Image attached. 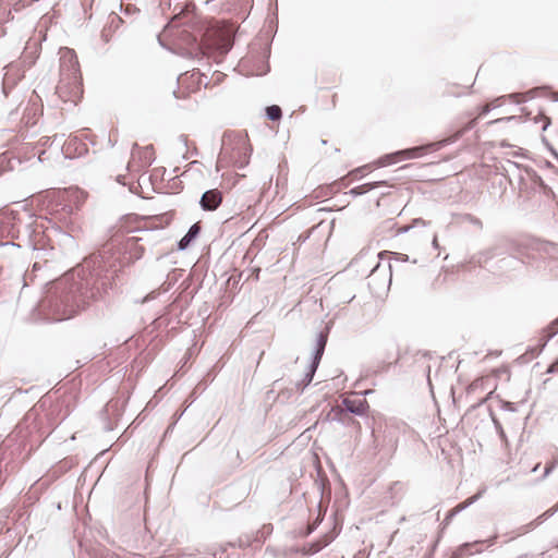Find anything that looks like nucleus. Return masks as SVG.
<instances>
[{
	"instance_id": "6",
	"label": "nucleus",
	"mask_w": 558,
	"mask_h": 558,
	"mask_svg": "<svg viewBox=\"0 0 558 558\" xmlns=\"http://www.w3.org/2000/svg\"><path fill=\"white\" fill-rule=\"evenodd\" d=\"M40 54V46L37 43H28L21 54L20 64L26 70L32 68Z\"/></svg>"
},
{
	"instance_id": "32",
	"label": "nucleus",
	"mask_w": 558,
	"mask_h": 558,
	"mask_svg": "<svg viewBox=\"0 0 558 558\" xmlns=\"http://www.w3.org/2000/svg\"><path fill=\"white\" fill-rule=\"evenodd\" d=\"M147 221H148V219L142 216V227H141V230H142V231H143V230H148V229H149V227H148V225H147Z\"/></svg>"
},
{
	"instance_id": "4",
	"label": "nucleus",
	"mask_w": 558,
	"mask_h": 558,
	"mask_svg": "<svg viewBox=\"0 0 558 558\" xmlns=\"http://www.w3.org/2000/svg\"><path fill=\"white\" fill-rule=\"evenodd\" d=\"M329 329H330L329 326L326 325L325 328L323 330H320L316 337L315 349L313 352L312 362L307 368V372L304 375V378L302 379V383L300 385H298V387L301 386V390H303L306 386H308L313 380V377H314L315 372L319 365V362L322 360V356L324 354V351H325V348L327 344Z\"/></svg>"
},
{
	"instance_id": "12",
	"label": "nucleus",
	"mask_w": 558,
	"mask_h": 558,
	"mask_svg": "<svg viewBox=\"0 0 558 558\" xmlns=\"http://www.w3.org/2000/svg\"><path fill=\"white\" fill-rule=\"evenodd\" d=\"M201 232V227L198 223H194L190 227L186 234L178 242V250L184 251L189 247L191 242L197 238Z\"/></svg>"
},
{
	"instance_id": "37",
	"label": "nucleus",
	"mask_w": 558,
	"mask_h": 558,
	"mask_svg": "<svg viewBox=\"0 0 558 558\" xmlns=\"http://www.w3.org/2000/svg\"><path fill=\"white\" fill-rule=\"evenodd\" d=\"M539 465H541V464H539V463H537V464L532 469V472H536V471L538 470Z\"/></svg>"
},
{
	"instance_id": "21",
	"label": "nucleus",
	"mask_w": 558,
	"mask_h": 558,
	"mask_svg": "<svg viewBox=\"0 0 558 558\" xmlns=\"http://www.w3.org/2000/svg\"><path fill=\"white\" fill-rule=\"evenodd\" d=\"M499 106H500L499 98L493 100L489 104H486L485 106H483L480 109L478 117H483V116L487 114L490 110H493V109H495V108H497Z\"/></svg>"
},
{
	"instance_id": "26",
	"label": "nucleus",
	"mask_w": 558,
	"mask_h": 558,
	"mask_svg": "<svg viewBox=\"0 0 558 558\" xmlns=\"http://www.w3.org/2000/svg\"><path fill=\"white\" fill-rule=\"evenodd\" d=\"M418 225L420 226H426V222H425V220L418 218V219H415L413 221V225L400 228V231L401 232H408L411 228H413L414 226H418Z\"/></svg>"
},
{
	"instance_id": "22",
	"label": "nucleus",
	"mask_w": 558,
	"mask_h": 558,
	"mask_svg": "<svg viewBox=\"0 0 558 558\" xmlns=\"http://www.w3.org/2000/svg\"><path fill=\"white\" fill-rule=\"evenodd\" d=\"M501 263L504 264V266L512 267L513 269H517L522 266V262L512 256L501 259Z\"/></svg>"
},
{
	"instance_id": "27",
	"label": "nucleus",
	"mask_w": 558,
	"mask_h": 558,
	"mask_svg": "<svg viewBox=\"0 0 558 558\" xmlns=\"http://www.w3.org/2000/svg\"><path fill=\"white\" fill-rule=\"evenodd\" d=\"M557 464H558V459L555 460L554 462L547 464L546 468H545V471H544L543 478L548 476L553 472V470L556 468Z\"/></svg>"
},
{
	"instance_id": "34",
	"label": "nucleus",
	"mask_w": 558,
	"mask_h": 558,
	"mask_svg": "<svg viewBox=\"0 0 558 558\" xmlns=\"http://www.w3.org/2000/svg\"><path fill=\"white\" fill-rule=\"evenodd\" d=\"M228 151V146H227V143L226 141H223L222 143V148H221V155H226Z\"/></svg>"
},
{
	"instance_id": "13",
	"label": "nucleus",
	"mask_w": 558,
	"mask_h": 558,
	"mask_svg": "<svg viewBox=\"0 0 558 558\" xmlns=\"http://www.w3.org/2000/svg\"><path fill=\"white\" fill-rule=\"evenodd\" d=\"M233 41L230 38H221L216 45V48L214 49L213 57L215 59L222 58L226 56L232 48Z\"/></svg>"
},
{
	"instance_id": "8",
	"label": "nucleus",
	"mask_w": 558,
	"mask_h": 558,
	"mask_svg": "<svg viewBox=\"0 0 558 558\" xmlns=\"http://www.w3.org/2000/svg\"><path fill=\"white\" fill-rule=\"evenodd\" d=\"M537 250L542 256L549 259L550 270H558V244L541 243Z\"/></svg>"
},
{
	"instance_id": "15",
	"label": "nucleus",
	"mask_w": 558,
	"mask_h": 558,
	"mask_svg": "<svg viewBox=\"0 0 558 558\" xmlns=\"http://www.w3.org/2000/svg\"><path fill=\"white\" fill-rule=\"evenodd\" d=\"M481 541H476L474 543H464L461 546H459L449 558H464L465 556L471 555L470 548L474 545L481 544Z\"/></svg>"
},
{
	"instance_id": "11",
	"label": "nucleus",
	"mask_w": 558,
	"mask_h": 558,
	"mask_svg": "<svg viewBox=\"0 0 558 558\" xmlns=\"http://www.w3.org/2000/svg\"><path fill=\"white\" fill-rule=\"evenodd\" d=\"M558 333V318L553 320L546 328L543 329L542 336L539 338V345L537 349V353H539L547 342L553 339Z\"/></svg>"
},
{
	"instance_id": "17",
	"label": "nucleus",
	"mask_w": 558,
	"mask_h": 558,
	"mask_svg": "<svg viewBox=\"0 0 558 558\" xmlns=\"http://www.w3.org/2000/svg\"><path fill=\"white\" fill-rule=\"evenodd\" d=\"M327 544L328 541L311 543L304 548V553L306 555H314L320 551L325 546H327Z\"/></svg>"
},
{
	"instance_id": "9",
	"label": "nucleus",
	"mask_w": 558,
	"mask_h": 558,
	"mask_svg": "<svg viewBox=\"0 0 558 558\" xmlns=\"http://www.w3.org/2000/svg\"><path fill=\"white\" fill-rule=\"evenodd\" d=\"M342 404L348 412L356 415H364L368 410V403L364 399L345 398L343 399Z\"/></svg>"
},
{
	"instance_id": "3",
	"label": "nucleus",
	"mask_w": 558,
	"mask_h": 558,
	"mask_svg": "<svg viewBox=\"0 0 558 558\" xmlns=\"http://www.w3.org/2000/svg\"><path fill=\"white\" fill-rule=\"evenodd\" d=\"M474 125H475V119L471 120L463 129L458 131L452 137H448L446 140H442V141H439L436 143H430L427 145L416 146V147H412V148L398 150V151H395L391 154H387L377 160V165L379 167H386V166L397 163L404 159L420 158L429 150H437L447 144L456 142L459 137H461L463 135L464 132L473 129Z\"/></svg>"
},
{
	"instance_id": "20",
	"label": "nucleus",
	"mask_w": 558,
	"mask_h": 558,
	"mask_svg": "<svg viewBox=\"0 0 558 558\" xmlns=\"http://www.w3.org/2000/svg\"><path fill=\"white\" fill-rule=\"evenodd\" d=\"M461 220H462V222H468V223L476 227L477 229H482V227H483L482 221L477 217H475L471 214H464L461 217Z\"/></svg>"
},
{
	"instance_id": "36",
	"label": "nucleus",
	"mask_w": 558,
	"mask_h": 558,
	"mask_svg": "<svg viewBox=\"0 0 558 558\" xmlns=\"http://www.w3.org/2000/svg\"><path fill=\"white\" fill-rule=\"evenodd\" d=\"M367 168V166H364L362 168H357L356 170H354L352 173H355V172H361L363 169Z\"/></svg>"
},
{
	"instance_id": "29",
	"label": "nucleus",
	"mask_w": 558,
	"mask_h": 558,
	"mask_svg": "<svg viewBox=\"0 0 558 558\" xmlns=\"http://www.w3.org/2000/svg\"><path fill=\"white\" fill-rule=\"evenodd\" d=\"M457 513L454 512L453 509H451L448 514L446 515L445 520H444V523L445 525L449 524L450 521L453 519V517L456 515Z\"/></svg>"
},
{
	"instance_id": "25",
	"label": "nucleus",
	"mask_w": 558,
	"mask_h": 558,
	"mask_svg": "<svg viewBox=\"0 0 558 558\" xmlns=\"http://www.w3.org/2000/svg\"><path fill=\"white\" fill-rule=\"evenodd\" d=\"M78 144L77 140L76 138H73V140H69L65 145H64V151L66 155H70V148L72 145H76ZM80 145L82 146L81 150L78 151V154L81 155L84 150H85V147L83 144L80 143Z\"/></svg>"
},
{
	"instance_id": "31",
	"label": "nucleus",
	"mask_w": 558,
	"mask_h": 558,
	"mask_svg": "<svg viewBox=\"0 0 558 558\" xmlns=\"http://www.w3.org/2000/svg\"><path fill=\"white\" fill-rule=\"evenodd\" d=\"M395 259L401 260V262H407L409 259V257H408V255L402 254V253H395Z\"/></svg>"
},
{
	"instance_id": "10",
	"label": "nucleus",
	"mask_w": 558,
	"mask_h": 558,
	"mask_svg": "<svg viewBox=\"0 0 558 558\" xmlns=\"http://www.w3.org/2000/svg\"><path fill=\"white\" fill-rule=\"evenodd\" d=\"M189 80L198 88L201 85H207L206 75L201 73L198 70H193L191 73L186 72L178 77V83L184 85Z\"/></svg>"
},
{
	"instance_id": "39",
	"label": "nucleus",
	"mask_w": 558,
	"mask_h": 558,
	"mask_svg": "<svg viewBox=\"0 0 558 558\" xmlns=\"http://www.w3.org/2000/svg\"><path fill=\"white\" fill-rule=\"evenodd\" d=\"M537 181H539V184L543 185V181H542V178H537Z\"/></svg>"
},
{
	"instance_id": "24",
	"label": "nucleus",
	"mask_w": 558,
	"mask_h": 558,
	"mask_svg": "<svg viewBox=\"0 0 558 558\" xmlns=\"http://www.w3.org/2000/svg\"><path fill=\"white\" fill-rule=\"evenodd\" d=\"M252 542H255L254 537L251 538V536H248V535L240 536L238 539V546L240 548H245V547L250 546L252 544Z\"/></svg>"
},
{
	"instance_id": "18",
	"label": "nucleus",
	"mask_w": 558,
	"mask_h": 558,
	"mask_svg": "<svg viewBox=\"0 0 558 558\" xmlns=\"http://www.w3.org/2000/svg\"><path fill=\"white\" fill-rule=\"evenodd\" d=\"M266 116L269 120L277 121L282 116L281 108L277 105L268 106L266 108Z\"/></svg>"
},
{
	"instance_id": "33",
	"label": "nucleus",
	"mask_w": 558,
	"mask_h": 558,
	"mask_svg": "<svg viewBox=\"0 0 558 558\" xmlns=\"http://www.w3.org/2000/svg\"><path fill=\"white\" fill-rule=\"evenodd\" d=\"M512 119H514V117H507V118L496 119L494 121H490L489 123L493 124V123H498V122H501V121H510Z\"/></svg>"
},
{
	"instance_id": "19",
	"label": "nucleus",
	"mask_w": 558,
	"mask_h": 558,
	"mask_svg": "<svg viewBox=\"0 0 558 558\" xmlns=\"http://www.w3.org/2000/svg\"><path fill=\"white\" fill-rule=\"evenodd\" d=\"M481 496H482V492L468 498L465 501L459 504L457 507L453 508L454 512L458 514L460 511L466 509L469 506H471L473 502H475Z\"/></svg>"
},
{
	"instance_id": "38",
	"label": "nucleus",
	"mask_w": 558,
	"mask_h": 558,
	"mask_svg": "<svg viewBox=\"0 0 558 558\" xmlns=\"http://www.w3.org/2000/svg\"><path fill=\"white\" fill-rule=\"evenodd\" d=\"M548 124H549V121H547V122L545 123V125L543 126V130H546V129H547V126H548Z\"/></svg>"
},
{
	"instance_id": "14",
	"label": "nucleus",
	"mask_w": 558,
	"mask_h": 558,
	"mask_svg": "<svg viewBox=\"0 0 558 558\" xmlns=\"http://www.w3.org/2000/svg\"><path fill=\"white\" fill-rule=\"evenodd\" d=\"M384 183H385L384 181L365 183V184H362V185L351 189L349 193L353 196H359V195L365 194V193L376 189L377 186H379L380 184H384Z\"/></svg>"
},
{
	"instance_id": "5",
	"label": "nucleus",
	"mask_w": 558,
	"mask_h": 558,
	"mask_svg": "<svg viewBox=\"0 0 558 558\" xmlns=\"http://www.w3.org/2000/svg\"><path fill=\"white\" fill-rule=\"evenodd\" d=\"M26 69L17 63H10L5 68V73L3 77V86L4 87H14L25 75Z\"/></svg>"
},
{
	"instance_id": "23",
	"label": "nucleus",
	"mask_w": 558,
	"mask_h": 558,
	"mask_svg": "<svg viewBox=\"0 0 558 558\" xmlns=\"http://www.w3.org/2000/svg\"><path fill=\"white\" fill-rule=\"evenodd\" d=\"M271 531H272L271 525H264L260 531L256 532V534L254 536V541L262 543L263 542L262 537H264V534H269V533H271Z\"/></svg>"
},
{
	"instance_id": "1",
	"label": "nucleus",
	"mask_w": 558,
	"mask_h": 558,
	"mask_svg": "<svg viewBox=\"0 0 558 558\" xmlns=\"http://www.w3.org/2000/svg\"><path fill=\"white\" fill-rule=\"evenodd\" d=\"M56 94L64 105L77 106L83 99V77L77 56L74 50H60V80Z\"/></svg>"
},
{
	"instance_id": "16",
	"label": "nucleus",
	"mask_w": 558,
	"mask_h": 558,
	"mask_svg": "<svg viewBox=\"0 0 558 558\" xmlns=\"http://www.w3.org/2000/svg\"><path fill=\"white\" fill-rule=\"evenodd\" d=\"M155 160V150L151 144L142 147V168L150 166Z\"/></svg>"
},
{
	"instance_id": "30",
	"label": "nucleus",
	"mask_w": 558,
	"mask_h": 558,
	"mask_svg": "<svg viewBox=\"0 0 558 558\" xmlns=\"http://www.w3.org/2000/svg\"><path fill=\"white\" fill-rule=\"evenodd\" d=\"M558 372V359L549 365L547 368V373H556Z\"/></svg>"
},
{
	"instance_id": "28",
	"label": "nucleus",
	"mask_w": 558,
	"mask_h": 558,
	"mask_svg": "<svg viewBox=\"0 0 558 558\" xmlns=\"http://www.w3.org/2000/svg\"><path fill=\"white\" fill-rule=\"evenodd\" d=\"M159 5L163 12L166 10H171V0H160Z\"/></svg>"
},
{
	"instance_id": "7",
	"label": "nucleus",
	"mask_w": 558,
	"mask_h": 558,
	"mask_svg": "<svg viewBox=\"0 0 558 558\" xmlns=\"http://www.w3.org/2000/svg\"><path fill=\"white\" fill-rule=\"evenodd\" d=\"M222 195L218 190L206 191L199 201V205L204 210L213 211L216 210L221 204Z\"/></svg>"
},
{
	"instance_id": "35",
	"label": "nucleus",
	"mask_w": 558,
	"mask_h": 558,
	"mask_svg": "<svg viewBox=\"0 0 558 558\" xmlns=\"http://www.w3.org/2000/svg\"><path fill=\"white\" fill-rule=\"evenodd\" d=\"M433 246L436 248L438 247V241H437L436 236H434V239H433Z\"/></svg>"
},
{
	"instance_id": "2",
	"label": "nucleus",
	"mask_w": 558,
	"mask_h": 558,
	"mask_svg": "<svg viewBox=\"0 0 558 558\" xmlns=\"http://www.w3.org/2000/svg\"><path fill=\"white\" fill-rule=\"evenodd\" d=\"M186 9L185 2H177L172 10L173 15L170 17L168 24L163 27L162 33L158 34L157 38L162 47H167L166 40L172 39V43L178 47L182 48L184 45L190 48L189 56H197L199 45L197 44V37L186 29H178L181 20V14Z\"/></svg>"
}]
</instances>
